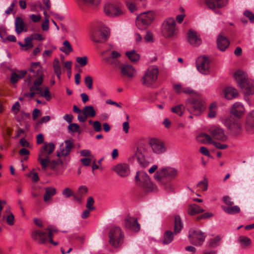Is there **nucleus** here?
Here are the masks:
<instances>
[{"label": "nucleus", "mask_w": 254, "mask_h": 254, "mask_svg": "<svg viewBox=\"0 0 254 254\" xmlns=\"http://www.w3.org/2000/svg\"><path fill=\"white\" fill-rule=\"evenodd\" d=\"M223 124L234 134H238L241 131V125L238 120H235L231 116H226L222 120Z\"/></svg>", "instance_id": "obj_12"}, {"label": "nucleus", "mask_w": 254, "mask_h": 254, "mask_svg": "<svg viewBox=\"0 0 254 254\" xmlns=\"http://www.w3.org/2000/svg\"><path fill=\"white\" fill-rule=\"evenodd\" d=\"M82 9L83 7L82 4H84L89 7H95L97 6L101 2V0H75Z\"/></svg>", "instance_id": "obj_31"}, {"label": "nucleus", "mask_w": 254, "mask_h": 254, "mask_svg": "<svg viewBox=\"0 0 254 254\" xmlns=\"http://www.w3.org/2000/svg\"><path fill=\"white\" fill-rule=\"evenodd\" d=\"M155 14L153 11L143 12L136 17V25L141 30L147 28L153 22Z\"/></svg>", "instance_id": "obj_9"}, {"label": "nucleus", "mask_w": 254, "mask_h": 254, "mask_svg": "<svg viewBox=\"0 0 254 254\" xmlns=\"http://www.w3.org/2000/svg\"><path fill=\"white\" fill-rule=\"evenodd\" d=\"M204 211V210L203 209L196 204H190L188 209V213L191 215H194Z\"/></svg>", "instance_id": "obj_32"}, {"label": "nucleus", "mask_w": 254, "mask_h": 254, "mask_svg": "<svg viewBox=\"0 0 254 254\" xmlns=\"http://www.w3.org/2000/svg\"><path fill=\"white\" fill-rule=\"evenodd\" d=\"M126 5H127L128 9L131 12L135 11L137 9V7H136V4L133 2H131L130 1H127Z\"/></svg>", "instance_id": "obj_55"}, {"label": "nucleus", "mask_w": 254, "mask_h": 254, "mask_svg": "<svg viewBox=\"0 0 254 254\" xmlns=\"http://www.w3.org/2000/svg\"><path fill=\"white\" fill-rule=\"evenodd\" d=\"M24 43L23 44L21 42H18V44L21 47V49L24 51H27L33 47L31 39L29 37H27L24 39Z\"/></svg>", "instance_id": "obj_38"}, {"label": "nucleus", "mask_w": 254, "mask_h": 254, "mask_svg": "<svg viewBox=\"0 0 254 254\" xmlns=\"http://www.w3.org/2000/svg\"><path fill=\"white\" fill-rule=\"evenodd\" d=\"M245 112L244 106L240 102L235 103L231 108V112L236 117L241 118Z\"/></svg>", "instance_id": "obj_25"}, {"label": "nucleus", "mask_w": 254, "mask_h": 254, "mask_svg": "<svg viewBox=\"0 0 254 254\" xmlns=\"http://www.w3.org/2000/svg\"><path fill=\"white\" fill-rule=\"evenodd\" d=\"M94 130L96 132H99L101 130V124L99 121H94L93 123Z\"/></svg>", "instance_id": "obj_60"}, {"label": "nucleus", "mask_w": 254, "mask_h": 254, "mask_svg": "<svg viewBox=\"0 0 254 254\" xmlns=\"http://www.w3.org/2000/svg\"><path fill=\"white\" fill-rule=\"evenodd\" d=\"M223 93L226 99L231 100L238 96L237 90L233 87H227L224 90Z\"/></svg>", "instance_id": "obj_28"}, {"label": "nucleus", "mask_w": 254, "mask_h": 254, "mask_svg": "<svg viewBox=\"0 0 254 254\" xmlns=\"http://www.w3.org/2000/svg\"><path fill=\"white\" fill-rule=\"evenodd\" d=\"M88 191V188L85 186H81L79 187L77 194L79 196H83Z\"/></svg>", "instance_id": "obj_54"}, {"label": "nucleus", "mask_w": 254, "mask_h": 254, "mask_svg": "<svg viewBox=\"0 0 254 254\" xmlns=\"http://www.w3.org/2000/svg\"><path fill=\"white\" fill-rule=\"evenodd\" d=\"M221 207L225 212L229 214H235L239 213L240 212V208L237 205H235L233 206H226L222 205Z\"/></svg>", "instance_id": "obj_35"}, {"label": "nucleus", "mask_w": 254, "mask_h": 254, "mask_svg": "<svg viewBox=\"0 0 254 254\" xmlns=\"http://www.w3.org/2000/svg\"><path fill=\"white\" fill-rule=\"evenodd\" d=\"M29 37L31 39L32 41L33 39L39 41H42L44 39V37L42 35L38 33L32 34Z\"/></svg>", "instance_id": "obj_58"}, {"label": "nucleus", "mask_w": 254, "mask_h": 254, "mask_svg": "<svg viewBox=\"0 0 254 254\" xmlns=\"http://www.w3.org/2000/svg\"><path fill=\"white\" fill-rule=\"evenodd\" d=\"M121 55L119 52L116 51H113L111 52V56L110 57L104 58V60L107 63L112 64V62L111 61V59H117Z\"/></svg>", "instance_id": "obj_45"}, {"label": "nucleus", "mask_w": 254, "mask_h": 254, "mask_svg": "<svg viewBox=\"0 0 254 254\" xmlns=\"http://www.w3.org/2000/svg\"><path fill=\"white\" fill-rule=\"evenodd\" d=\"M76 61L81 66H84L88 63V58L86 56L82 57H78L76 58Z\"/></svg>", "instance_id": "obj_50"}, {"label": "nucleus", "mask_w": 254, "mask_h": 254, "mask_svg": "<svg viewBox=\"0 0 254 254\" xmlns=\"http://www.w3.org/2000/svg\"><path fill=\"white\" fill-rule=\"evenodd\" d=\"M68 129L72 132H77L78 131L79 126L75 123L70 124L68 127Z\"/></svg>", "instance_id": "obj_59"}, {"label": "nucleus", "mask_w": 254, "mask_h": 254, "mask_svg": "<svg viewBox=\"0 0 254 254\" xmlns=\"http://www.w3.org/2000/svg\"><path fill=\"white\" fill-rule=\"evenodd\" d=\"M57 193L56 189L54 187H47L45 188V192L44 195V201L46 203L51 202V199Z\"/></svg>", "instance_id": "obj_30"}, {"label": "nucleus", "mask_w": 254, "mask_h": 254, "mask_svg": "<svg viewBox=\"0 0 254 254\" xmlns=\"http://www.w3.org/2000/svg\"><path fill=\"white\" fill-rule=\"evenodd\" d=\"M188 42L193 47H197L201 43V40L197 32L192 29L189 30L187 34Z\"/></svg>", "instance_id": "obj_19"}, {"label": "nucleus", "mask_w": 254, "mask_h": 254, "mask_svg": "<svg viewBox=\"0 0 254 254\" xmlns=\"http://www.w3.org/2000/svg\"><path fill=\"white\" fill-rule=\"evenodd\" d=\"M174 89L177 94L183 93V89L184 87L180 84H174Z\"/></svg>", "instance_id": "obj_63"}, {"label": "nucleus", "mask_w": 254, "mask_h": 254, "mask_svg": "<svg viewBox=\"0 0 254 254\" xmlns=\"http://www.w3.org/2000/svg\"><path fill=\"white\" fill-rule=\"evenodd\" d=\"M183 93H184L187 94H189V95L196 94V92L194 90H193L190 87H184V88L183 89Z\"/></svg>", "instance_id": "obj_61"}, {"label": "nucleus", "mask_w": 254, "mask_h": 254, "mask_svg": "<svg viewBox=\"0 0 254 254\" xmlns=\"http://www.w3.org/2000/svg\"><path fill=\"white\" fill-rule=\"evenodd\" d=\"M29 71L33 72L34 76H37L34 81L33 85L29 89L30 92L29 93V98L32 99L36 94H38V92L40 89L39 86H41L43 82V73L39 62L32 63Z\"/></svg>", "instance_id": "obj_4"}, {"label": "nucleus", "mask_w": 254, "mask_h": 254, "mask_svg": "<svg viewBox=\"0 0 254 254\" xmlns=\"http://www.w3.org/2000/svg\"><path fill=\"white\" fill-rule=\"evenodd\" d=\"M65 146L63 144L60 146L61 151L57 152L58 157L66 156L69 154L72 148L73 147V143L71 140H66L64 141Z\"/></svg>", "instance_id": "obj_20"}, {"label": "nucleus", "mask_w": 254, "mask_h": 254, "mask_svg": "<svg viewBox=\"0 0 254 254\" xmlns=\"http://www.w3.org/2000/svg\"><path fill=\"white\" fill-rule=\"evenodd\" d=\"M53 66L55 73H58V72H61V67L60 61L58 59H56L54 61Z\"/></svg>", "instance_id": "obj_49"}, {"label": "nucleus", "mask_w": 254, "mask_h": 254, "mask_svg": "<svg viewBox=\"0 0 254 254\" xmlns=\"http://www.w3.org/2000/svg\"><path fill=\"white\" fill-rule=\"evenodd\" d=\"M122 74L128 78H132L136 72L135 69L130 64H123L120 67Z\"/></svg>", "instance_id": "obj_22"}, {"label": "nucleus", "mask_w": 254, "mask_h": 254, "mask_svg": "<svg viewBox=\"0 0 254 254\" xmlns=\"http://www.w3.org/2000/svg\"><path fill=\"white\" fill-rule=\"evenodd\" d=\"M209 132L214 139L222 141L227 139V136L224 134L223 130L220 128H210Z\"/></svg>", "instance_id": "obj_26"}, {"label": "nucleus", "mask_w": 254, "mask_h": 254, "mask_svg": "<svg viewBox=\"0 0 254 254\" xmlns=\"http://www.w3.org/2000/svg\"><path fill=\"white\" fill-rule=\"evenodd\" d=\"M216 107L215 104H212L209 109V112L208 114V116L210 118H213L215 117L216 116Z\"/></svg>", "instance_id": "obj_51"}, {"label": "nucleus", "mask_w": 254, "mask_h": 254, "mask_svg": "<svg viewBox=\"0 0 254 254\" xmlns=\"http://www.w3.org/2000/svg\"><path fill=\"white\" fill-rule=\"evenodd\" d=\"M183 227V224L182 220L179 215H175L174 218V231L175 234L180 232Z\"/></svg>", "instance_id": "obj_33"}, {"label": "nucleus", "mask_w": 254, "mask_h": 254, "mask_svg": "<svg viewBox=\"0 0 254 254\" xmlns=\"http://www.w3.org/2000/svg\"><path fill=\"white\" fill-rule=\"evenodd\" d=\"M244 14L245 16H246L247 17H248L250 21L252 23H254V13H253L252 12H251L249 10H246L244 12Z\"/></svg>", "instance_id": "obj_62"}, {"label": "nucleus", "mask_w": 254, "mask_h": 254, "mask_svg": "<svg viewBox=\"0 0 254 254\" xmlns=\"http://www.w3.org/2000/svg\"><path fill=\"white\" fill-rule=\"evenodd\" d=\"M245 128L249 134L254 133V110L251 111L247 117Z\"/></svg>", "instance_id": "obj_24"}, {"label": "nucleus", "mask_w": 254, "mask_h": 254, "mask_svg": "<svg viewBox=\"0 0 254 254\" xmlns=\"http://www.w3.org/2000/svg\"><path fill=\"white\" fill-rule=\"evenodd\" d=\"M158 73V69L156 66L149 67L141 79V84L145 87H150L156 82Z\"/></svg>", "instance_id": "obj_8"}, {"label": "nucleus", "mask_w": 254, "mask_h": 254, "mask_svg": "<svg viewBox=\"0 0 254 254\" xmlns=\"http://www.w3.org/2000/svg\"><path fill=\"white\" fill-rule=\"evenodd\" d=\"M63 45L64 47H61L60 50L66 55H68L70 52L73 51L71 45L68 41H64L63 43Z\"/></svg>", "instance_id": "obj_41"}, {"label": "nucleus", "mask_w": 254, "mask_h": 254, "mask_svg": "<svg viewBox=\"0 0 254 254\" xmlns=\"http://www.w3.org/2000/svg\"><path fill=\"white\" fill-rule=\"evenodd\" d=\"M113 170L122 177L127 176L130 172L128 165L125 163L117 164L114 166Z\"/></svg>", "instance_id": "obj_21"}, {"label": "nucleus", "mask_w": 254, "mask_h": 254, "mask_svg": "<svg viewBox=\"0 0 254 254\" xmlns=\"http://www.w3.org/2000/svg\"><path fill=\"white\" fill-rule=\"evenodd\" d=\"M161 32L165 38H172L177 35L178 28L173 18H168L164 21L162 25Z\"/></svg>", "instance_id": "obj_7"}, {"label": "nucleus", "mask_w": 254, "mask_h": 254, "mask_svg": "<svg viewBox=\"0 0 254 254\" xmlns=\"http://www.w3.org/2000/svg\"><path fill=\"white\" fill-rule=\"evenodd\" d=\"M171 111L179 116H182L185 111V107L183 104H179L171 107Z\"/></svg>", "instance_id": "obj_36"}, {"label": "nucleus", "mask_w": 254, "mask_h": 254, "mask_svg": "<svg viewBox=\"0 0 254 254\" xmlns=\"http://www.w3.org/2000/svg\"><path fill=\"white\" fill-rule=\"evenodd\" d=\"M238 241L243 247L249 246L251 244V239L246 236H241L238 238Z\"/></svg>", "instance_id": "obj_43"}, {"label": "nucleus", "mask_w": 254, "mask_h": 254, "mask_svg": "<svg viewBox=\"0 0 254 254\" xmlns=\"http://www.w3.org/2000/svg\"><path fill=\"white\" fill-rule=\"evenodd\" d=\"M197 186L201 188L203 191L206 190L208 188V182L207 179L204 178L203 180L199 182Z\"/></svg>", "instance_id": "obj_53"}, {"label": "nucleus", "mask_w": 254, "mask_h": 254, "mask_svg": "<svg viewBox=\"0 0 254 254\" xmlns=\"http://www.w3.org/2000/svg\"><path fill=\"white\" fill-rule=\"evenodd\" d=\"M55 144L52 143H45L44 145L39 150L38 161L41 165L42 168L46 170L47 167L50 165L51 169L55 170L59 165H62L63 161L58 159L57 160H50V155L55 149Z\"/></svg>", "instance_id": "obj_1"}, {"label": "nucleus", "mask_w": 254, "mask_h": 254, "mask_svg": "<svg viewBox=\"0 0 254 254\" xmlns=\"http://www.w3.org/2000/svg\"><path fill=\"white\" fill-rule=\"evenodd\" d=\"M230 44L229 39L225 36L220 34L217 39V45L218 49L221 51H224Z\"/></svg>", "instance_id": "obj_27"}, {"label": "nucleus", "mask_w": 254, "mask_h": 254, "mask_svg": "<svg viewBox=\"0 0 254 254\" xmlns=\"http://www.w3.org/2000/svg\"><path fill=\"white\" fill-rule=\"evenodd\" d=\"M94 200L93 198L91 196L88 197L87 198V203L86 204V207L89 210H94L95 209V207L94 206Z\"/></svg>", "instance_id": "obj_48"}, {"label": "nucleus", "mask_w": 254, "mask_h": 254, "mask_svg": "<svg viewBox=\"0 0 254 254\" xmlns=\"http://www.w3.org/2000/svg\"><path fill=\"white\" fill-rule=\"evenodd\" d=\"M62 193L64 197H69L73 195L74 192L68 188H66L63 190Z\"/></svg>", "instance_id": "obj_56"}, {"label": "nucleus", "mask_w": 254, "mask_h": 254, "mask_svg": "<svg viewBox=\"0 0 254 254\" xmlns=\"http://www.w3.org/2000/svg\"><path fill=\"white\" fill-rule=\"evenodd\" d=\"M221 237L220 236H217L214 238L211 239L209 240V246L211 248L216 247L218 245L219 242L221 240Z\"/></svg>", "instance_id": "obj_44"}, {"label": "nucleus", "mask_w": 254, "mask_h": 254, "mask_svg": "<svg viewBox=\"0 0 254 254\" xmlns=\"http://www.w3.org/2000/svg\"><path fill=\"white\" fill-rule=\"evenodd\" d=\"M234 76L238 85L245 95L254 94V81L248 78L247 73L241 70L235 72Z\"/></svg>", "instance_id": "obj_3"}, {"label": "nucleus", "mask_w": 254, "mask_h": 254, "mask_svg": "<svg viewBox=\"0 0 254 254\" xmlns=\"http://www.w3.org/2000/svg\"><path fill=\"white\" fill-rule=\"evenodd\" d=\"M14 217L13 214L10 212L7 211V215L6 217V221L7 224L10 226L14 224Z\"/></svg>", "instance_id": "obj_52"}, {"label": "nucleus", "mask_w": 254, "mask_h": 254, "mask_svg": "<svg viewBox=\"0 0 254 254\" xmlns=\"http://www.w3.org/2000/svg\"><path fill=\"white\" fill-rule=\"evenodd\" d=\"M15 31L18 34L24 30L25 27L24 22L20 17H17L15 20Z\"/></svg>", "instance_id": "obj_34"}, {"label": "nucleus", "mask_w": 254, "mask_h": 254, "mask_svg": "<svg viewBox=\"0 0 254 254\" xmlns=\"http://www.w3.org/2000/svg\"><path fill=\"white\" fill-rule=\"evenodd\" d=\"M83 114L87 118L94 117L96 115V112L92 106H86L83 110Z\"/></svg>", "instance_id": "obj_39"}, {"label": "nucleus", "mask_w": 254, "mask_h": 254, "mask_svg": "<svg viewBox=\"0 0 254 254\" xmlns=\"http://www.w3.org/2000/svg\"><path fill=\"white\" fill-rule=\"evenodd\" d=\"M222 200L228 206H232L234 204V202L231 200L230 197L228 196H224Z\"/></svg>", "instance_id": "obj_64"}, {"label": "nucleus", "mask_w": 254, "mask_h": 254, "mask_svg": "<svg viewBox=\"0 0 254 254\" xmlns=\"http://www.w3.org/2000/svg\"><path fill=\"white\" fill-rule=\"evenodd\" d=\"M126 56L132 62H135L139 60L140 56L136 53L134 50L127 52L126 53Z\"/></svg>", "instance_id": "obj_42"}, {"label": "nucleus", "mask_w": 254, "mask_h": 254, "mask_svg": "<svg viewBox=\"0 0 254 254\" xmlns=\"http://www.w3.org/2000/svg\"><path fill=\"white\" fill-rule=\"evenodd\" d=\"M174 234H175L174 233V231L172 232L170 230L166 231L164 235V240L163 241V243L165 245L170 244L173 240Z\"/></svg>", "instance_id": "obj_40"}, {"label": "nucleus", "mask_w": 254, "mask_h": 254, "mask_svg": "<svg viewBox=\"0 0 254 254\" xmlns=\"http://www.w3.org/2000/svg\"><path fill=\"white\" fill-rule=\"evenodd\" d=\"M227 3L228 0H206L205 1L206 5L213 10L224 7Z\"/></svg>", "instance_id": "obj_23"}, {"label": "nucleus", "mask_w": 254, "mask_h": 254, "mask_svg": "<svg viewBox=\"0 0 254 254\" xmlns=\"http://www.w3.org/2000/svg\"><path fill=\"white\" fill-rule=\"evenodd\" d=\"M20 104L18 102H15L11 108V111L14 115H17L20 111Z\"/></svg>", "instance_id": "obj_57"}, {"label": "nucleus", "mask_w": 254, "mask_h": 254, "mask_svg": "<svg viewBox=\"0 0 254 254\" xmlns=\"http://www.w3.org/2000/svg\"><path fill=\"white\" fill-rule=\"evenodd\" d=\"M186 108L191 114L189 118L192 119V115L198 116L205 109L204 102L199 98H190L187 101Z\"/></svg>", "instance_id": "obj_6"}, {"label": "nucleus", "mask_w": 254, "mask_h": 254, "mask_svg": "<svg viewBox=\"0 0 254 254\" xmlns=\"http://www.w3.org/2000/svg\"><path fill=\"white\" fill-rule=\"evenodd\" d=\"M124 225L126 228L133 232H136L140 230V225L137 219L129 215L126 217Z\"/></svg>", "instance_id": "obj_16"}, {"label": "nucleus", "mask_w": 254, "mask_h": 254, "mask_svg": "<svg viewBox=\"0 0 254 254\" xmlns=\"http://www.w3.org/2000/svg\"><path fill=\"white\" fill-rule=\"evenodd\" d=\"M205 236L203 233L198 230L190 232L189 235L190 242L196 246L201 245L205 240Z\"/></svg>", "instance_id": "obj_15"}, {"label": "nucleus", "mask_w": 254, "mask_h": 254, "mask_svg": "<svg viewBox=\"0 0 254 254\" xmlns=\"http://www.w3.org/2000/svg\"><path fill=\"white\" fill-rule=\"evenodd\" d=\"M197 70L202 74L207 75L210 73V62L206 57H199L196 62Z\"/></svg>", "instance_id": "obj_14"}, {"label": "nucleus", "mask_w": 254, "mask_h": 254, "mask_svg": "<svg viewBox=\"0 0 254 254\" xmlns=\"http://www.w3.org/2000/svg\"><path fill=\"white\" fill-rule=\"evenodd\" d=\"M39 90H38V94L41 97L45 98L47 101H49L51 98L52 96L49 91V88L48 87H45L43 89L40 86H39Z\"/></svg>", "instance_id": "obj_37"}, {"label": "nucleus", "mask_w": 254, "mask_h": 254, "mask_svg": "<svg viewBox=\"0 0 254 254\" xmlns=\"http://www.w3.org/2000/svg\"><path fill=\"white\" fill-rule=\"evenodd\" d=\"M152 152L160 155L165 153L167 151V146L164 141L158 138H150L148 141Z\"/></svg>", "instance_id": "obj_11"}, {"label": "nucleus", "mask_w": 254, "mask_h": 254, "mask_svg": "<svg viewBox=\"0 0 254 254\" xmlns=\"http://www.w3.org/2000/svg\"><path fill=\"white\" fill-rule=\"evenodd\" d=\"M176 169L171 167H165L158 170L154 175V179L159 183L165 185V188L168 191H172L173 188L170 184H166L174 179L177 175Z\"/></svg>", "instance_id": "obj_2"}, {"label": "nucleus", "mask_w": 254, "mask_h": 254, "mask_svg": "<svg viewBox=\"0 0 254 254\" xmlns=\"http://www.w3.org/2000/svg\"><path fill=\"white\" fill-rule=\"evenodd\" d=\"M27 71L25 70H18L17 72H12L11 74L10 81L12 84L16 83L20 79L23 78L26 74Z\"/></svg>", "instance_id": "obj_29"}, {"label": "nucleus", "mask_w": 254, "mask_h": 254, "mask_svg": "<svg viewBox=\"0 0 254 254\" xmlns=\"http://www.w3.org/2000/svg\"><path fill=\"white\" fill-rule=\"evenodd\" d=\"M105 14L110 17L118 16L123 14V11L117 5L112 3H107L104 6Z\"/></svg>", "instance_id": "obj_17"}, {"label": "nucleus", "mask_w": 254, "mask_h": 254, "mask_svg": "<svg viewBox=\"0 0 254 254\" xmlns=\"http://www.w3.org/2000/svg\"><path fill=\"white\" fill-rule=\"evenodd\" d=\"M109 243L113 247L117 248L123 243L124 235L121 228H112L109 233Z\"/></svg>", "instance_id": "obj_10"}, {"label": "nucleus", "mask_w": 254, "mask_h": 254, "mask_svg": "<svg viewBox=\"0 0 254 254\" xmlns=\"http://www.w3.org/2000/svg\"><path fill=\"white\" fill-rule=\"evenodd\" d=\"M84 82L86 86L89 89H92L93 88V78L90 75H87L85 77Z\"/></svg>", "instance_id": "obj_47"}, {"label": "nucleus", "mask_w": 254, "mask_h": 254, "mask_svg": "<svg viewBox=\"0 0 254 254\" xmlns=\"http://www.w3.org/2000/svg\"><path fill=\"white\" fill-rule=\"evenodd\" d=\"M135 183L145 193L157 190L156 187L151 182L149 176L143 171H138L135 175Z\"/></svg>", "instance_id": "obj_5"}, {"label": "nucleus", "mask_w": 254, "mask_h": 254, "mask_svg": "<svg viewBox=\"0 0 254 254\" xmlns=\"http://www.w3.org/2000/svg\"><path fill=\"white\" fill-rule=\"evenodd\" d=\"M199 137L202 138V141L204 143H209L211 144L213 143V141L211 137L205 133H201L199 135Z\"/></svg>", "instance_id": "obj_46"}, {"label": "nucleus", "mask_w": 254, "mask_h": 254, "mask_svg": "<svg viewBox=\"0 0 254 254\" xmlns=\"http://www.w3.org/2000/svg\"><path fill=\"white\" fill-rule=\"evenodd\" d=\"M109 35V29L106 27H102L99 30H93L91 33V38L94 42L101 43L105 42Z\"/></svg>", "instance_id": "obj_13"}, {"label": "nucleus", "mask_w": 254, "mask_h": 254, "mask_svg": "<svg viewBox=\"0 0 254 254\" xmlns=\"http://www.w3.org/2000/svg\"><path fill=\"white\" fill-rule=\"evenodd\" d=\"M31 238L39 244H44L47 241V233L40 230H34L31 233Z\"/></svg>", "instance_id": "obj_18"}]
</instances>
